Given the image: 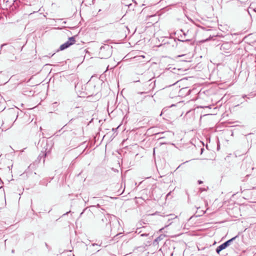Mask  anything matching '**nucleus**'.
Masks as SVG:
<instances>
[{
	"mask_svg": "<svg viewBox=\"0 0 256 256\" xmlns=\"http://www.w3.org/2000/svg\"><path fill=\"white\" fill-rule=\"evenodd\" d=\"M237 238L238 236L232 238L231 239L218 246L216 249V252L219 254L220 251L226 248L228 246H230V244L233 242Z\"/></svg>",
	"mask_w": 256,
	"mask_h": 256,
	"instance_id": "obj_1",
	"label": "nucleus"
},
{
	"mask_svg": "<svg viewBox=\"0 0 256 256\" xmlns=\"http://www.w3.org/2000/svg\"><path fill=\"white\" fill-rule=\"evenodd\" d=\"M76 42L75 38L74 37H70L68 38V40L62 44L59 50H64V49L68 48L71 45L74 44Z\"/></svg>",
	"mask_w": 256,
	"mask_h": 256,
	"instance_id": "obj_2",
	"label": "nucleus"
},
{
	"mask_svg": "<svg viewBox=\"0 0 256 256\" xmlns=\"http://www.w3.org/2000/svg\"><path fill=\"white\" fill-rule=\"evenodd\" d=\"M223 54H228L230 52L231 44L226 42L222 44L220 48Z\"/></svg>",
	"mask_w": 256,
	"mask_h": 256,
	"instance_id": "obj_3",
	"label": "nucleus"
},
{
	"mask_svg": "<svg viewBox=\"0 0 256 256\" xmlns=\"http://www.w3.org/2000/svg\"><path fill=\"white\" fill-rule=\"evenodd\" d=\"M104 50L108 52L106 56H110L111 54V48L108 45L101 47L100 49V53H104Z\"/></svg>",
	"mask_w": 256,
	"mask_h": 256,
	"instance_id": "obj_4",
	"label": "nucleus"
},
{
	"mask_svg": "<svg viewBox=\"0 0 256 256\" xmlns=\"http://www.w3.org/2000/svg\"><path fill=\"white\" fill-rule=\"evenodd\" d=\"M165 236L164 234H160L158 237L154 240L153 242V244L156 246L158 244V242L163 240Z\"/></svg>",
	"mask_w": 256,
	"mask_h": 256,
	"instance_id": "obj_5",
	"label": "nucleus"
},
{
	"mask_svg": "<svg viewBox=\"0 0 256 256\" xmlns=\"http://www.w3.org/2000/svg\"><path fill=\"white\" fill-rule=\"evenodd\" d=\"M238 238L233 242H232L230 244H232L236 248L238 244L239 240H238L237 242H236V240Z\"/></svg>",
	"mask_w": 256,
	"mask_h": 256,
	"instance_id": "obj_6",
	"label": "nucleus"
},
{
	"mask_svg": "<svg viewBox=\"0 0 256 256\" xmlns=\"http://www.w3.org/2000/svg\"><path fill=\"white\" fill-rule=\"evenodd\" d=\"M148 234H141V236H148Z\"/></svg>",
	"mask_w": 256,
	"mask_h": 256,
	"instance_id": "obj_7",
	"label": "nucleus"
},
{
	"mask_svg": "<svg viewBox=\"0 0 256 256\" xmlns=\"http://www.w3.org/2000/svg\"><path fill=\"white\" fill-rule=\"evenodd\" d=\"M202 182H202V180H198V183L199 184H202Z\"/></svg>",
	"mask_w": 256,
	"mask_h": 256,
	"instance_id": "obj_8",
	"label": "nucleus"
},
{
	"mask_svg": "<svg viewBox=\"0 0 256 256\" xmlns=\"http://www.w3.org/2000/svg\"><path fill=\"white\" fill-rule=\"evenodd\" d=\"M200 190L201 192H202V191H203V190H206L205 189H203V188H200Z\"/></svg>",
	"mask_w": 256,
	"mask_h": 256,
	"instance_id": "obj_9",
	"label": "nucleus"
},
{
	"mask_svg": "<svg viewBox=\"0 0 256 256\" xmlns=\"http://www.w3.org/2000/svg\"><path fill=\"white\" fill-rule=\"evenodd\" d=\"M164 228H162L160 230V232H162V230H164Z\"/></svg>",
	"mask_w": 256,
	"mask_h": 256,
	"instance_id": "obj_10",
	"label": "nucleus"
},
{
	"mask_svg": "<svg viewBox=\"0 0 256 256\" xmlns=\"http://www.w3.org/2000/svg\"><path fill=\"white\" fill-rule=\"evenodd\" d=\"M144 92H138L139 94H144Z\"/></svg>",
	"mask_w": 256,
	"mask_h": 256,
	"instance_id": "obj_11",
	"label": "nucleus"
}]
</instances>
